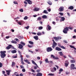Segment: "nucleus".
Returning a JSON list of instances; mask_svg holds the SVG:
<instances>
[{
  "label": "nucleus",
  "mask_w": 76,
  "mask_h": 76,
  "mask_svg": "<svg viewBox=\"0 0 76 76\" xmlns=\"http://www.w3.org/2000/svg\"><path fill=\"white\" fill-rule=\"evenodd\" d=\"M69 29L72 30L73 29V27H66V28H64L63 30V32L64 34H67V31H69Z\"/></svg>",
  "instance_id": "f257e3e1"
},
{
  "label": "nucleus",
  "mask_w": 76,
  "mask_h": 76,
  "mask_svg": "<svg viewBox=\"0 0 76 76\" xmlns=\"http://www.w3.org/2000/svg\"><path fill=\"white\" fill-rule=\"evenodd\" d=\"M6 53V51H0V56L2 58H4L6 57V53Z\"/></svg>",
  "instance_id": "f03ea898"
},
{
  "label": "nucleus",
  "mask_w": 76,
  "mask_h": 76,
  "mask_svg": "<svg viewBox=\"0 0 76 76\" xmlns=\"http://www.w3.org/2000/svg\"><path fill=\"white\" fill-rule=\"evenodd\" d=\"M64 7H61L59 8L58 10L59 12H63L64 11Z\"/></svg>",
  "instance_id": "7ed1b4c3"
},
{
  "label": "nucleus",
  "mask_w": 76,
  "mask_h": 76,
  "mask_svg": "<svg viewBox=\"0 0 76 76\" xmlns=\"http://www.w3.org/2000/svg\"><path fill=\"white\" fill-rule=\"evenodd\" d=\"M47 52H51L53 50V49L51 47H48L46 48Z\"/></svg>",
  "instance_id": "20e7f679"
},
{
  "label": "nucleus",
  "mask_w": 76,
  "mask_h": 76,
  "mask_svg": "<svg viewBox=\"0 0 76 76\" xmlns=\"http://www.w3.org/2000/svg\"><path fill=\"white\" fill-rule=\"evenodd\" d=\"M53 38L54 39H55V41H58V39H61V37H53Z\"/></svg>",
  "instance_id": "39448f33"
},
{
  "label": "nucleus",
  "mask_w": 76,
  "mask_h": 76,
  "mask_svg": "<svg viewBox=\"0 0 76 76\" xmlns=\"http://www.w3.org/2000/svg\"><path fill=\"white\" fill-rule=\"evenodd\" d=\"M19 46L18 48L20 49H21L22 50H23V46L22 45L20 44H18Z\"/></svg>",
  "instance_id": "423d86ee"
},
{
  "label": "nucleus",
  "mask_w": 76,
  "mask_h": 76,
  "mask_svg": "<svg viewBox=\"0 0 76 76\" xmlns=\"http://www.w3.org/2000/svg\"><path fill=\"white\" fill-rule=\"evenodd\" d=\"M75 64H71L70 66V67L71 68V69L74 70L75 69H76V67H75Z\"/></svg>",
  "instance_id": "0eeeda50"
},
{
  "label": "nucleus",
  "mask_w": 76,
  "mask_h": 76,
  "mask_svg": "<svg viewBox=\"0 0 76 76\" xmlns=\"http://www.w3.org/2000/svg\"><path fill=\"white\" fill-rule=\"evenodd\" d=\"M21 57V64H24V62H23V56L22 55H20Z\"/></svg>",
  "instance_id": "6e6552de"
},
{
  "label": "nucleus",
  "mask_w": 76,
  "mask_h": 76,
  "mask_svg": "<svg viewBox=\"0 0 76 76\" xmlns=\"http://www.w3.org/2000/svg\"><path fill=\"white\" fill-rule=\"evenodd\" d=\"M25 1H26L28 2L29 4H32V2L31 0H25Z\"/></svg>",
  "instance_id": "1a4fd4ad"
},
{
  "label": "nucleus",
  "mask_w": 76,
  "mask_h": 76,
  "mask_svg": "<svg viewBox=\"0 0 76 76\" xmlns=\"http://www.w3.org/2000/svg\"><path fill=\"white\" fill-rule=\"evenodd\" d=\"M58 46L60 48H62L63 49H66V48H65L64 47V46H61V45L59 43L58 44Z\"/></svg>",
  "instance_id": "9d476101"
},
{
  "label": "nucleus",
  "mask_w": 76,
  "mask_h": 76,
  "mask_svg": "<svg viewBox=\"0 0 76 76\" xmlns=\"http://www.w3.org/2000/svg\"><path fill=\"white\" fill-rule=\"evenodd\" d=\"M51 57H53V58H54L55 59H56V60H58V58L57 57H55V56H54L53 55H51Z\"/></svg>",
  "instance_id": "9b49d317"
},
{
  "label": "nucleus",
  "mask_w": 76,
  "mask_h": 76,
  "mask_svg": "<svg viewBox=\"0 0 76 76\" xmlns=\"http://www.w3.org/2000/svg\"><path fill=\"white\" fill-rule=\"evenodd\" d=\"M57 45V44L55 42H53V44L52 46V48H54Z\"/></svg>",
  "instance_id": "f8f14e48"
},
{
  "label": "nucleus",
  "mask_w": 76,
  "mask_h": 76,
  "mask_svg": "<svg viewBox=\"0 0 76 76\" xmlns=\"http://www.w3.org/2000/svg\"><path fill=\"white\" fill-rule=\"evenodd\" d=\"M11 47H12V45H8V46L6 48V49H7V50H9V49L11 48Z\"/></svg>",
  "instance_id": "ddd939ff"
},
{
  "label": "nucleus",
  "mask_w": 76,
  "mask_h": 76,
  "mask_svg": "<svg viewBox=\"0 0 76 76\" xmlns=\"http://www.w3.org/2000/svg\"><path fill=\"white\" fill-rule=\"evenodd\" d=\"M34 10L35 12H38L39 10V8L36 7L34 8Z\"/></svg>",
  "instance_id": "4468645a"
},
{
  "label": "nucleus",
  "mask_w": 76,
  "mask_h": 76,
  "mask_svg": "<svg viewBox=\"0 0 76 76\" xmlns=\"http://www.w3.org/2000/svg\"><path fill=\"white\" fill-rule=\"evenodd\" d=\"M56 50L57 51H61V49L58 47H56Z\"/></svg>",
  "instance_id": "2eb2a0df"
},
{
  "label": "nucleus",
  "mask_w": 76,
  "mask_h": 76,
  "mask_svg": "<svg viewBox=\"0 0 76 76\" xmlns=\"http://www.w3.org/2000/svg\"><path fill=\"white\" fill-rule=\"evenodd\" d=\"M61 19L60 20V22H61L62 21H64L65 20V18L62 17L61 18Z\"/></svg>",
  "instance_id": "dca6fc26"
},
{
  "label": "nucleus",
  "mask_w": 76,
  "mask_h": 76,
  "mask_svg": "<svg viewBox=\"0 0 76 76\" xmlns=\"http://www.w3.org/2000/svg\"><path fill=\"white\" fill-rule=\"evenodd\" d=\"M42 73L38 72L36 76H42Z\"/></svg>",
  "instance_id": "f3484780"
},
{
  "label": "nucleus",
  "mask_w": 76,
  "mask_h": 76,
  "mask_svg": "<svg viewBox=\"0 0 76 76\" xmlns=\"http://www.w3.org/2000/svg\"><path fill=\"white\" fill-rule=\"evenodd\" d=\"M68 9H70V10H73L74 9V7L73 6H70V7H68Z\"/></svg>",
  "instance_id": "a211bd4d"
},
{
  "label": "nucleus",
  "mask_w": 76,
  "mask_h": 76,
  "mask_svg": "<svg viewBox=\"0 0 76 76\" xmlns=\"http://www.w3.org/2000/svg\"><path fill=\"white\" fill-rule=\"evenodd\" d=\"M6 72H7V75H10V70H6Z\"/></svg>",
  "instance_id": "6ab92c4d"
},
{
  "label": "nucleus",
  "mask_w": 76,
  "mask_h": 76,
  "mask_svg": "<svg viewBox=\"0 0 76 76\" xmlns=\"http://www.w3.org/2000/svg\"><path fill=\"white\" fill-rule=\"evenodd\" d=\"M38 36H34V38L36 40H38Z\"/></svg>",
  "instance_id": "aec40b11"
},
{
  "label": "nucleus",
  "mask_w": 76,
  "mask_h": 76,
  "mask_svg": "<svg viewBox=\"0 0 76 76\" xmlns=\"http://www.w3.org/2000/svg\"><path fill=\"white\" fill-rule=\"evenodd\" d=\"M11 52L13 54L14 53H16L17 51L16 50H12Z\"/></svg>",
  "instance_id": "412c9836"
},
{
  "label": "nucleus",
  "mask_w": 76,
  "mask_h": 76,
  "mask_svg": "<svg viewBox=\"0 0 76 76\" xmlns=\"http://www.w3.org/2000/svg\"><path fill=\"white\" fill-rule=\"evenodd\" d=\"M69 47H71V48H74V50H76V48L74 46H73L70 45L69 46Z\"/></svg>",
  "instance_id": "4be33fe9"
},
{
  "label": "nucleus",
  "mask_w": 76,
  "mask_h": 76,
  "mask_svg": "<svg viewBox=\"0 0 76 76\" xmlns=\"http://www.w3.org/2000/svg\"><path fill=\"white\" fill-rule=\"evenodd\" d=\"M47 15H44L42 16V18H43V19H47Z\"/></svg>",
  "instance_id": "5701e85b"
},
{
  "label": "nucleus",
  "mask_w": 76,
  "mask_h": 76,
  "mask_svg": "<svg viewBox=\"0 0 76 76\" xmlns=\"http://www.w3.org/2000/svg\"><path fill=\"white\" fill-rule=\"evenodd\" d=\"M37 35L38 36H40V35H42V33L39 32L37 33Z\"/></svg>",
  "instance_id": "b1692460"
},
{
  "label": "nucleus",
  "mask_w": 76,
  "mask_h": 76,
  "mask_svg": "<svg viewBox=\"0 0 76 76\" xmlns=\"http://www.w3.org/2000/svg\"><path fill=\"white\" fill-rule=\"evenodd\" d=\"M24 61L25 62H27V63H28V64H30V62L29 61H28V60L27 59H26V60H24Z\"/></svg>",
  "instance_id": "393cba45"
},
{
  "label": "nucleus",
  "mask_w": 76,
  "mask_h": 76,
  "mask_svg": "<svg viewBox=\"0 0 76 76\" xmlns=\"http://www.w3.org/2000/svg\"><path fill=\"white\" fill-rule=\"evenodd\" d=\"M59 54H60V55L61 56H63V53L62 52H59Z\"/></svg>",
  "instance_id": "a878e982"
},
{
  "label": "nucleus",
  "mask_w": 76,
  "mask_h": 76,
  "mask_svg": "<svg viewBox=\"0 0 76 76\" xmlns=\"http://www.w3.org/2000/svg\"><path fill=\"white\" fill-rule=\"evenodd\" d=\"M45 61L46 63H49L50 61H48V58H46L45 60Z\"/></svg>",
  "instance_id": "bb28decb"
},
{
  "label": "nucleus",
  "mask_w": 76,
  "mask_h": 76,
  "mask_svg": "<svg viewBox=\"0 0 76 76\" xmlns=\"http://www.w3.org/2000/svg\"><path fill=\"white\" fill-rule=\"evenodd\" d=\"M15 65V63L14 62H12V67H13V66H14Z\"/></svg>",
  "instance_id": "cd10ccee"
},
{
  "label": "nucleus",
  "mask_w": 76,
  "mask_h": 76,
  "mask_svg": "<svg viewBox=\"0 0 76 76\" xmlns=\"http://www.w3.org/2000/svg\"><path fill=\"white\" fill-rule=\"evenodd\" d=\"M20 44L23 45V46H25V43L22 42H21L20 43Z\"/></svg>",
  "instance_id": "c85d7f7f"
},
{
  "label": "nucleus",
  "mask_w": 76,
  "mask_h": 76,
  "mask_svg": "<svg viewBox=\"0 0 76 76\" xmlns=\"http://www.w3.org/2000/svg\"><path fill=\"white\" fill-rule=\"evenodd\" d=\"M31 61L33 64H34L35 65H37V64H36V63H35V61H34L32 60Z\"/></svg>",
  "instance_id": "c756f323"
},
{
  "label": "nucleus",
  "mask_w": 76,
  "mask_h": 76,
  "mask_svg": "<svg viewBox=\"0 0 76 76\" xmlns=\"http://www.w3.org/2000/svg\"><path fill=\"white\" fill-rule=\"evenodd\" d=\"M11 42L13 44H17V42L15 41L12 40V41H11Z\"/></svg>",
  "instance_id": "7c9ffc66"
},
{
  "label": "nucleus",
  "mask_w": 76,
  "mask_h": 76,
  "mask_svg": "<svg viewBox=\"0 0 76 76\" xmlns=\"http://www.w3.org/2000/svg\"><path fill=\"white\" fill-rule=\"evenodd\" d=\"M43 13H46V14H48V12H47V10H44Z\"/></svg>",
  "instance_id": "2f4dec72"
},
{
  "label": "nucleus",
  "mask_w": 76,
  "mask_h": 76,
  "mask_svg": "<svg viewBox=\"0 0 76 76\" xmlns=\"http://www.w3.org/2000/svg\"><path fill=\"white\" fill-rule=\"evenodd\" d=\"M47 27H48V29H49V30H51V26H50V25H48V26H47Z\"/></svg>",
  "instance_id": "473e14b6"
},
{
  "label": "nucleus",
  "mask_w": 76,
  "mask_h": 76,
  "mask_svg": "<svg viewBox=\"0 0 76 76\" xmlns=\"http://www.w3.org/2000/svg\"><path fill=\"white\" fill-rule=\"evenodd\" d=\"M47 3L49 5H52V2L50 1H48Z\"/></svg>",
  "instance_id": "72a5a7b5"
},
{
  "label": "nucleus",
  "mask_w": 76,
  "mask_h": 76,
  "mask_svg": "<svg viewBox=\"0 0 76 76\" xmlns=\"http://www.w3.org/2000/svg\"><path fill=\"white\" fill-rule=\"evenodd\" d=\"M69 63H65V67H67V66H68V65H69Z\"/></svg>",
  "instance_id": "f704fd0d"
},
{
  "label": "nucleus",
  "mask_w": 76,
  "mask_h": 76,
  "mask_svg": "<svg viewBox=\"0 0 76 76\" xmlns=\"http://www.w3.org/2000/svg\"><path fill=\"white\" fill-rule=\"evenodd\" d=\"M28 43H29V44H31V45L34 44V42H33L31 41H29L28 42Z\"/></svg>",
  "instance_id": "c9c22d12"
},
{
  "label": "nucleus",
  "mask_w": 76,
  "mask_h": 76,
  "mask_svg": "<svg viewBox=\"0 0 76 76\" xmlns=\"http://www.w3.org/2000/svg\"><path fill=\"white\" fill-rule=\"evenodd\" d=\"M43 27L42 26H40L39 27L38 29L39 30H41V29H42Z\"/></svg>",
  "instance_id": "e433bc0d"
},
{
  "label": "nucleus",
  "mask_w": 76,
  "mask_h": 76,
  "mask_svg": "<svg viewBox=\"0 0 76 76\" xmlns=\"http://www.w3.org/2000/svg\"><path fill=\"white\" fill-rule=\"evenodd\" d=\"M71 63H75V61L74 60H71Z\"/></svg>",
  "instance_id": "4c0bfd02"
},
{
  "label": "nucleus",
  "mask_w": 76,
  "mask_h": 76,
  "mask_svg": "<svg viewBox=\"0 0 76 76\" xmlns=\"http://www.w3.org/2000/svg\"><path fill=\"white\" fill-rule=\"evenodd\" d=\"M28 17L27 16H25V17L24 18V20H26L28 19Z\"/></svg>",
  "instance_id": "58836bf2"
},
{
  "label": "nucleus",
  "mask_w": 76,
  "mask_h": 76,
  "mask_svg": "<svg viewBox=\"0 0 76 76\" xmlns=\"http://www.w3.org/2000/svg\"><path fill=\"white\" fill-rule=\"evenodd\" d=\"M27 46L28 47H29V48H31L32 47H33V45H28Z\"/></svg>",
  "instance_id": "ea45409f"
},
{
  "label": "nucleus",
  "mask_w": 76,
  "mask_h": 76,
  "mask_svg": "<svg viewBox=\"0 0 76 76\" xmlns=\"http://www.w3.org/2000/svg\"><path fill=\"white\" fill-rule=\"evenodd\" d=\"M18 38H19V39H23V37L19 36L18 37Z\"/></svg>",
  "instance_id": "a19ab883"
},
{
  "label": "nucleus",
  "mask_w": 76,
  "mask_h": 76,
  "mask_svg": "<svg viewBox=\"0 0 76 76\" xmlns=\"http://www.w3.org/2000/svg\"><path fill=\"white\" fill-rule=\"evenodd\" d=\"M25 28H26V29H29V26H28L27 27H25Z\"/></svg>",
  "instance_id": "79ce46f5"
},
{
  "label": "nucleus",
  "mask_w": 76,
  "mask_h": 76,
  "mask_svg": "<svg viewBox=\"0 0 76 76\" xmlns=\"http://www.w3.org/2000/svg\"><path fill=\"white\" fill-rule=\"evenodd\" d=\"M53 75H54V74L52 73H49L48 74V76H53Z\"/></svg>",
  "instance_id": "37998d69"
},
{
  "label": "nucleus",
  "mask_w": 76,
  "mask_h": 76,
  "mask_svg": "<svg viewBox=\"0 0 76 76\" xmlns=\"http://www.w3.org/2000/svg\"><path fill=\"white\" fill-rule=\"evenodd\" d=\"M19 11L20 12H23V9H21L19 10Z\"/></svg>",
  "instance_id": "c03bdc74"
},
{
  "label": "nucleus",
  "mask_w": 76,
  "mask_h": 76,
  "mask_svg": "<svg viewBox=\"0 0 76 76\" xmlns=\"http://www.w3.org/2000/svg\"><path fill=\"white\" fill-rule=\"evenodd\" d=\"M63 69L61 68L59 70V72H63Z\"/></svg>",
  "instance_id": "a18cd8bd"
},
{
  "label": "nucleus",
  "mask_w": 76,
  "mask_h": 76,
  "mask_svg": "<svg viewBox=\"0 0 76 76\" xmlns=\"http://www.w3.org/2000/svg\"><path fill=\"white\" fill-rule=\"evenodd\" d=\"M59 14L61 15V16H63V13L62 12H59Z\"/></svg>",
  "instance_id": "49530a36"
},
{
  "label": "nucleus",
  "mask_w": 76,
  "mask_h": 76,
  "mask_svg": "<svg viewBox=\"0 0 76 76\" xmlns=\"http://www.w3.org/2000/svg\"><path fill=\"white\" fill-rule=\"evenodd\" d=\"M37 20H41V17H39V18H37Z\"/></svg>",
  "instance_id": "de8ad7c7"
},
{
  "label": "nucleus",
  "mask_w": 76,
  "mask_h": 76,
  "mask_svg": "<svg viewBox=\"0 0 76 76\" xmlns=\"http://www.w3.org/2000/svg\"><path fill=\"white\" fill-rule=\"evenodd\" d=\"M13 3L14 4H18V3L17 1H14Z\"/></svg>",
  "instance_id": "09e8293b"
},
{
  "label": "nucleus",
  "mask_w": 76,
  "mask_h": 76,
  "mask_svg": "<svg viewBox=\"0 0 76 76\" xmlns=\"http://www.w3.org/2000/svg\"><path fill=\"white\" fill-rule=\"evenodd\" d=\"M18 53H19V54H20V55H22L21 54H22V53H21V52H20V51H19V50H18Z\"/></svg>",
  "instance_id": "8fccbe9b"
},
{
  "label": "nucleus",
  "mask_w": 76,
  "mask_h": 76,
  "mask_svg": "<svg viewBox=\"0 0 76 76\" xmlns=\"http://www.w3.org/2000/svg\"><path fill=\"white\" fill-rule=\"evenodd\" d=\"M3 66V64H2L0 62V67H2Z\"/></svg>",
  "instance_id": "3c124183"
},
{
  "label": "nucleus",
  "mask_w": 76,
  "mask_h": 76,
  "mask_svg": "<svg viewBox=\"0 0 76 76\" xmlns=\"http://www.w3.org/2000/svg\"><path fill=\"white\" fill-rule=\"evenodd\" d=\"M47 10L48 12H50L51 11V10L50 9H48V8H47Z\"/></svg>",
  "instance_id": "603ef678"
},
{
  "label": "nucleus",
  "mask_w": 76,
  "mask_h": 76,
  "mask_svg": "<svg viewBox=\"0 0 76 76\" xmlns=\"http://www.w3.org/2000/svg\"><path fill=\"white\" fill-rule=\"evenodd\" d=\"M10 38V37L9 36H6L5 37L6 39H9Z\"/></svg>",
  "instance_id": "864d4df0"
},
{
  "label": "nucleus",
  "mask_w": 76,
  "mask_h": 76,
  "mask_svg": "<svg viewBox=\"0 0 76 76\" xmlns=\"http://www.w3.org/2000/svg\"><path fill=\"white\" fill-rule=\"evenodd\" d=\"M15 40L16 41H17V42H19V39H18L15 38Z\"/></svg>",
  "instance_id": "5fc2aeb1"
},
{
  "label": "nucleus",
  "mask_w": 76,
  "mask_h": 76,
  "mask_svg": "<svg viewBox=\"0 0 76 76\" xmlns=\"http://www.w3.org/2000/svg\"><path fill=\"white\" fill-rule=\"evenodd\" d=\"M20 67L21 69H23V68H24V67H23V65H20Z\"/></svg>",
  "instance_id": "6e6d98bb"
},
{
  "label": "nucleus",
  "mask_w": 76,
  "mask_h": 76,
  "mask_svg": "<svg viewBox=\"0 0 76 76\" xmlns=\"http://www.w3.org/2000/svg\"><path fill=\"white\" fill-rule=\"evenodd\" d=\"M64 42H65V43H66V44H67L68 42H67V41H66V40H64Z\"/></svg>",
  "instance_id": "4d7b16f0"
},
{
  "label": "nucleus",
  "mask_w": 76,
  "mask_h": 76,
  "mask_svg": "<svg viewBox=\"0 0 76 76\" xmlns=\"http://www.w3.org/2000/svg\"><path fill=\"white\" fill-rule=\"evenodd\" d=\"M37 59L38 60H40V59H41V58L40 57L38 56L37 57Z\"/></svg>",
  "instance_id": "13d9d810"
},
{
  "label": "nucleus",
  "mask_w": 76,
  "mask_h": 76,
  "mask_svg": "<svg viewBox=\"0 0 76 76\" xmlns=\"http://www.w3.org/2000/svg\"><path fill=\"white\" fill-rule=\"evenodd\" d=\"M22 72H25V69H23L22 70Z\"/></svg>",
  "instance_id": "bf43d9fd"
},
{
  "label": "nucleus",
  "mask_w": 76,
  "mask_h": 76,
  "mask_svg": "<svg viewBox=\"0 0 76 76\" xmlns=\"http://www.w3.org/2000/svg\"><path fill=\"white\" fill-rule=\"evenodd\" d=\"M29 52H31V53H34V52L32 51H31V50H29Z\"/></svg>",
  "instance_id": "052dcab7"
},
{
  "label": "nucleus",
  "mask_w": 76,
  "mask_h": 76,
  "mask_svg": "<svg viewBox=\"0 0 76 76\" xmlns=\"http://www.w3.org/2000/svg\"><path fill=\"white\" fill-rule=\"evenodd\" d=\"M18 25H22L21 23L20 22H18Z\"/></svg>",
  "instance_id": "680f3d73"
},
{
  "label": "nucleus",
  "mask_w": 76,
  "mask_h": 76,
  "mask_svg": "<svg viewBox=\"0 0 76 76\" xmlns=\"http://www.w3.org/2000/svg\"><path fill=\"white\" fill-rule=\"evenodd\" d=\"M24 3L25 4H28V3L26 2V1H24Z\"/></svg>",
  "instance_id": "e2e57ef3"
},
{
  "label": "nucleus",
  "mask_w": 76,
  "mask_h": 76,
  "mask_svg": "<svg viewBox=\"0 0 76 76\" xmlns=\"http://www.w3.org/2000/svg\"><path fill=\"white\" fill-rule=\"evenodd\" d=\"M53 69H54V70H55V71H56V70H57L56 68L55 67H54Z\"/></svg>",
  "instance_id": "0e129e2a"
},
{
  "label": "nucleus",
  "mask_w": 76,
  "mask_h": 76,
  "mask_svg": "<svg viewBox=\"0 0 76 76\" xmlns=\"http://www.w3.org/2000/svg\"><path fill=\"white\" fill-rule=\"evenodd\" d=\"M26 57L27 58H29V57H30L28 55H26Z\"/></svg>",
  "instance_id": "69168bd1"
},
{
  "label": "nucleus",
  "mask_w": 76,
  "mask_h": 76,
  "mask_svg": "<svg viewBox=\"0 0 76 76\" xmlns=\"http://www.w3.org/2000/svg\"><path fill=\"white\" fill-rule=\"evenodd\" d=\"M31 71L32 72H35V71L33 69H31Z\"/></svg>",
  "instance_id": "338daca9"
},
{
  "label": "nucleus",
  "mask_w": 76,
  "mask_h": 76,
  "mask_svg": "<svg viewBox=\"0 0 76 76\" xmlns=\"http://www.w3.org/2000/svg\"><path fill=\"white\" fill-rule=\"evenodd\" d=\"M37 69V66H35L34 67V69Z\"/></svg>",
  "instance_id": "774afa93"
}]
</instances>
